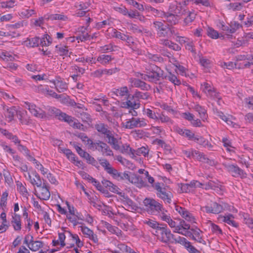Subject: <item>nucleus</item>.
<instances>
[{"label": "nucleus", "instance_id": "1", "mask_svg": "<svg viewBox=\"0 0 253 253\" xmlns=\"http://www.w3.org/2000/svg\"><path fill=\"white\" fill-rule=\"evenodd\" d=\"M32 174L37 179V183L34 181L33 183V185H36L38 188V191L35 189V195L41 200H48L50 196V187L48 183L44 179L42 183L40 175L36 171H33Z\"/></svg>", "mask_w": 253, "mask_h": 253}, {"label": "nucleus", "instance_id": "2", "mask_svg": "<svg viewBox=\"0 0 253 253\" xmlns=\"http://www.w3.org/2000/svg\"><path fill=\"white\" fill-rule=\"evenodd\" d=\"M152 187L157 191V196L163 200L165 203L170 204L173 194L170 191V188L163 183L156 182Z\"/></svg>", "mask_w": 253, "mask_h": 253}, {"label": "nucleus", "instance_id": "3", "mask_svg": "<svg viewBox=\"0 0 253 253\" xmlns=\"http://www.w3.org/2000/svg\"><path fill=\"white\" fill-rule=\"evenodd\" d=\"M88 144H89L88 149L92 151H98L106 156H114L113 152L110 146L102 141L98 140L93 142L92 140H89Z\"/></svg>", "mask_w": 253, "mask_h": 253}, {"label": "nucleus", "instance_id": "4", "mask_svg": "<svg viewBox=\"0 0 253 253\" xmlns=\"http://www.w3.org/2000/svg\"><path fill=\"white\" fill-rule=\"evenodd\" d=\"M143 203L145 210L149 213L155 214L164 211L163 205L153 199L146 198Z\"/></svg>", "mask_w": 253, "mask_h": 253}, {"label": "nucleus", "instance_id": "5", "mask_svg": "<svg viewBox=\"0 0 253 253\" xmlns=\"http://www.w3.org/2000/svg\"><path fill=\"white\" fill-rule=\"evenodd\" d=\"M147 121L143 118H136L132 117L126 121L124 126L126 128L132 129L135 127H142L147 125Z\"/></svg>", "mask_w": 253, "mask_h": 253}, {"label": "nucleus", "instance_id": "6", "mask_svg": "<svg viewBox=\"0 0 253 253\" xmlns=\"http://www.w3.org/2000/svg\"><path fill=\"white\" fill-rule=\"evenodd\" d=\"M159 231H161L159 239L163 243L165 244H171L172 243L173 235L170 231L167 228V225L165 227L162 226L160 228Z\"/></svg>", "mask_w": 253, "mask_h": 253}, {"label": "nucleus", "instance_id": "7", "mask_svg": "<svg viewBox=\"0 0 253 253\" xmlns=\"http://www.w3.org/2000/svg\"><path fill=\"white\" fill-rule=\"evenodd\" d=\"M153 25L159 37L165 38L168 36V31L169 30L168 25H165L161 21H154Z\"/></svg>", "mask_w": 253, "mask_h": 253}, {"label": "nucleus", "instance_id": "8", "mask_svg": "<svg viewBox=\"0 0 253 253\" xmlns=\"http://www.w3.org/2000/svg\"><path fill=\"white\" fill-rule=\"evenodd\" d=\"M225 168L234 177H240L242 178L246 177V173L237 165H226Z\"/></svg>", "mask_w": 253, "mask_h": 253}, {"label": "nucleus", "instance_id": "9", "mask_svg": "<svg viewBox=\"0 0 253 253\" xmlns=\"http://www.w3.org/2000/svg\"><path fill=\"white\" fill-rule=\"evenodd\" d=\"M27 106L26 108L33 114L35 116L44 119L47 117L46 113L44 111L42 110L40 108L36 109V106L35 104H31L29 102H25Z\"/></svg>", "mask_w": 253, "mask_h": 253}, {"label": "nucleus", "instance_id": "10", "mask_svg": "<svg viewBox=\"0 0 253 253\" xmlns=\"http://www.w3.org/2000/svg\"><path fill=\"white\" fill-rule=\"evenodd\" d=\"M163 71L158 66H156L152 71L148 72V77H149V82L156 83L160 80L161 77H163Z\"/></svg>", "mask_w": 253, "mask_h": 253}, {"label": "nucleus", "instance_id": "11", "mask_svg": "<svg viewBox=\"0 0 253 253\" xmlns=\"http://www.w3.org/2000/svg\"><path fill=\"white\" fill-rule=\"evenodd\" d=\"M66 114L65 113L61 112L60 110L55 107H50L48 109L47 114H46L47 117L45 119H48L49 117H55L58 120L63 121L65 117L64 115Z\"/></svg>", "mask_w": 253, "mask_h": 253}, {"label": "nucleus", "instance_id": "12", "mask_svg": "<svg viewBox=\"0 0 253 253\" xmlns=\"http://www.w3.org/2000/svg\"><path fill=\"white\" fill-rule=\"evenodd\" d=\"M95 129L102 135L106 137L112 132L110 129L108 125L99 122L94 125Z\"/></svg>", "mask_w": 253, "mask_h": 253}, {"label": "nucleus", "instance_id": "13", "mask_svg": "<svg viewBox=\"0 0 253 253\" xmlns=\"http://www.w3.org/2000/svg\"><path fill=\"white\" fill-rule=\"evenodd\" d=\"M65 117L62 121H64L68 123V124L74 128L83 129V125L81 124L78 120L75 119L74 117L67 115H64Z\"/></svg>", "mask_w": 253, "mask_h": 253}, {"label": "nucleus", "instance_id": "14", "mask_svg": "<svg viewBox=\"0 0 253 253\" xmlns=\"http://www.w3.org/2000/svg\"><path fill=\"white\" fill-rule=\"evenodd\" d=\"M205 211L208 213L218 214L222 211V207L216 202H213L210 205H207L204 207Z\"/></svg>", "mask_w": 253, "mask_h": 253}, {"label": "nucleus", "instance_id": "15", "mask_svg": "<svg viewBox=\"0 0 253 253\" xmlns=\"http://www.w3.org/2000/svg\"><path fill=\"white\" fill-rule=\"evenodd\" d=\"M163 17L165 18L167 22L171 25L178 23L180 18L178 14L170 12H165Z\"/></svg>", "mask_w": 253, "mask_h": 253}, {"label": "nucleus", "instance_id": "16", "mask_svg": "<svg viewBox=\"0 0 253 253\" xmlns=\"http://www.w3.org/2000/svg\"><path fill=\"white\" fill-rule=\"evenodd\" d=\"M131 82L135 87H139L143 90H149L151 88L150 85L138 79H131Z\"/></svg>", "mask_w": 253, "mask_h": 253}, {"label": "nucleus", "instance_id": "17", "mask_svg": "<svg viewBox=\"0 0 253 253\" xmlns=\"http://www.w3.org/2000/svg\"><path fill=\"white\" fill-rule=\"evenodd\" d=\"M11 223L15 231H20L21 229V216L20 215L14 213L12 216Z\"/></svg>", "mask_w": 253, "mask_h": 253}, {"label": "nucleus", "instance_id": "18", "mask_svg": "<svg viewBox=\"0 0 253 253\" xmlns=\"http://www.w3.org/2000/svg\"><path fill=\"white\" fill-rule=\"evenodd\" d=\"M203 85V84H202ZM203 91L206 94L218 98V94L215 92L214 88L212 87L210 84L207 83H204L203 84V87L202 88Z\"/></svg>", "mask_w": 253, "mask_h": 253}, {"label": "nucleus", "instance_id": "19", "mask_svg": "<svg viewBox=\"0 0 253 253\" xmlns=\"http://www.w3.org/2000/svg\"><path fill=\"white\" fill-rule=\"evenodd\" d=\"M106 138L108 139V143L114 149L116 150H119L120 149V146L119 144L118 140L114 137L113 132L107 136Z\"/></svg>", "mask_w": 253, "mask_h": 253}, {"label": "nucleus", "instance_id": "20", "mask_svg": "<svg viewBox=\"0 0 253 253\" xmlns=\"http://www.w3.org/2000/svg\"><path fill=\"white\" fill-rule=\"evenodd\" d=\"M192 157L204 163H209V159L206 157L203 153H201L198 151L192 150Z\"/></svg>", "mask_w": 253, "mask_h": 253}, {"label": "nucleus", "instance_id": "21", "mask_svg": "<svg viewBox=\"0 0 253 253\" xmlns=\"http://www.w3.org/2000/svg\"><path fill=\"white\" fill-rule=\"evenodd\" d=\"M145 9L149 12H151L154 16L158 17H163L165 12L158 10L150 5H145Z\"/></svg>", "mask_w": 253, "mask_h": 253}, {"label": "nucleus", "instance_id": "22", "mask_svg": "<svg viewBox=\"0 0 253 253\" xmlns=\"http://www.w3.org/2000/svg\"><path fill=\"white\" fill-rule=\"evenodd\" d=\"M128 89L126 86L122 87L120 88L115 89L114 91L111 92V95L113 98L117 96H124L126 95L128 93Z\"/></svg>", "mask_w": 253, "mask_h": 253}, {"label": "nucleus", "instance_id": "23", "mask_svg": "<svg viewBox=\"0 0 253 253\" xmlns=\"http://www.w3.org/2000/svg\"><path fill=\"white\" fill-rule=\"evenodd\" d=\"M163 79L169 80L174 85H179L181 84L180 80L174 74H172L170 72H169L167 75L163 76Z\"/></svg>", "mask_w": 253, "mask_h": 253}, {"label": "nucleus", "instance_id": "24", "mask_svg": "<svg viewBox=\"0 0 253 253\" xmlns=\"http://www.w3.org/2000/svg\"><path fill=\"white\" fill-rule=\"evenodd\" d=\"M56 90L59 92H62L68 89V84L64 82L59 79H57L54 82Z\"/></svg>", "mask_w": 253, "mask_h": 253}, {"label": "nucleus", "instance_id": "25", "mask_svg": "<svg viewBox=\"0 0 253 253\" xmlns=\"http://www.w3.org/2000/svg\"><path fill=\"white\" fill-rule=\"evenodd\" d=\"M43 243L41 241H34L33 240H30V245L28 248L33 252L38 251L40 249L42 248Z\"/></svg>", "mask_w": 253, "mask_h": 253}, {"label": "nucleus", "instance_id": "26", "mask_svg": "<svg viewBox=\"0 0 253 253\" xmlns=\"http://www.w3.org/2000/svg\"><path fill=\"white\" fill-rule=\"evenodd\" d=\"M181 10L182 6L180 2L177 3V2L175 1V3L170 4L169 6V11L172 13L178 15L180 14L181 13Z\"/></svg>", "mask_w": 253, "mask_h": 253}, {"label": "nucleus", "instance_id": "27", "mask_svg": "<svg viewBox=\"0 0 253 253\" xmlns=\"http://www.w3.org/2000/svg\"><path fill=\"white\" fill-rule=\"evenodd\" d=\"M223 221L231 225L233 227L237 228L239 226L238 223L236 222L234 219V217L232 214H229L226 216L223 217Z\"/></svg>", "mask_w": 253, "mask_h": 253}, {"label": "nucleus", "instance_id": "28", "mask_svg": "<svg viewBox=\"0 0 253 253\" xmlns=\"http://www.w3.org/2000/svg\"><path fill=\"white\" fill-rule=\"evenodd\" d=\"M194 109L195 110L198 112L200 117L204 121L207 119V111L205 108L199 104L195 105Z\"/></svg>", "mask_w": 253, "mask_h": 253}, {"label": "nucleus", "instance_id": "29", "mask_svg": "<svg viewBox=\"0 0 253 253\" xmlns=\"http://www.w3.org/2000/svg\"><path fill=\"white\" fill-rule=\"evenodd\" d=\"M56 52L60 56H70L68 47L66 46L56 45L55 46Z\"/></svg>", "mask_w": 253, "mask_h": 253}, {"label": "nucleus", "instance_id": "30", "mask_svg": "<svg viewBox=\"0 0 253 253\" xmlns=\"http://www.w3.org/2000/svg\"><path fill=\"white\" fill-rule=\"evenodd\" d=\"M26 43V45L30 47H37L40 44V38L39 37H36L35 38L27 39V40L25 41Z\"/></svg>", "mask_w": 253, "mask_h": 253}, {"label": "nucleus", "instance_id": "31", "mask_svg": "<svg viewBox=\"0 0 253 253\" xmlns=\"http://www.w3.org/2000/svg\"><path fill=\"white\" fill-rule=\"evenodd\" d=\"M106 228L111 233L117 235L118 236L122 235V231L118 227L113 226L108 222H105Z\"/></svg>", "mask_w": 253, "mask_h": 253}, {"label": "nucleus", "instance_id": "32", "mask_svg": "<svg viewBox=\"0 0 253 253\" xmlns=\"http://www.w3.org/2000/svg\"><path fill=\"white\" fill-rule=\"evenodd\" d=\"M193 140L199 144L205 147L206 146L210 147L211 146V144H209L208 140L201 136H195Z\"/></svg>", "mask_w": 253, "mask_h": 253}, {"label": "nucleus", "instance_id": "33", "mask_svg": "<svg viewBox=\"0 0 253 253\" xmlns=\"http://www.w3.org/2000/svg\"><path fill=\"white\" fill-rule=\"evenodd\" d=\"M113 59V58L110 55L102 54L99 55L97 58V61L99 62L103 65L107 64L109 61Z\"/></svg>", "mask_w": 253, "mask_h": 253}, {"label": "nucleus", "instance_id": "34", "mask_svg": "<svg viewBox=\"0 0 253 253\" xmlns=\"http://www.w3.org/2000/svg\"><path fill=\"white\" fill-rule=\"evenodd\" d=\"M221 29L227 33L226 35L228 39H231L232 38V35L229 34L234 33L236 31V29L232 28L231 26H228L223 24L221 26Z\"/></svg>", "mask_w": 253, "mask_h": 253}, {"label": "nucleus", "instance_id": "35", "mask_svg": "<svg viewBox=\"0 0 253 253\" xmlns=\"http://www.w3.org/2000/svg\"><path fill=\"white\" fill-rule=\"evenodd\" d=\"M16 110L15 107L7 108L5 111L4 115L6 118L9 119V121H11L13 119V117L16 113Z\"/></svg>", "mask_w": 253, "mask_h": 253}, {"label": "nucleus", "instance_id": "36", "mask_svg": "<svg viewBox=\"0 0 253 253\" xmlns=\"http://www.w3.org/2000/svg\"><path fill=\"white\" fill-rule=\"evenodd\" d=\"M150 95L149 94L146 92H142L139 91H136L135 93L133 95V98H136L139 99H143V100H147L149 97Z\"/></svg>", "mask_w": 253, "mask_h": 253}, {"label": "nucleus", "instance_id": "37", "mask_svg": "<svg viewBox=\"0 0 253 253\" xmlns=\"http://www.w3.org/2000/svg\"><path fill=\"white\" fill-rule=\"evenodd\" d=\"M143 222L144 223L148 225L149 227L156 229L157 230H159L160 228H161V226H159L158 222L152 219H148L145 220ZM156 232H157V231H156Z\"/></svg>", "mask_w": 253, "mask_h": 253}, {"label": "nucleus", "instance_id": "38", "mask_svg": "<svg viewBox=\"0 0 253 253\" xmlns=\"http://www.w3.org/2000/svg\"><path fill=\"white\" fill-rule=\"evenodd\" d=\"M116 45H113L112 43H110L107 45H105L100 47L99 51L102 53H108L114 51V48H116Z\"/></svg>", "mask_w": 253, "mask_h": 253}, {"label": "nucleus", "instance_id": "39", "mask_svg": "<svg viewBox=\"0 0 253 253\" xmlns=\"http://www.w3.org/2000/svg\"><path fill=\"white\" fill-rule=\"evenodd\" d=\"M47 19L48 20H63L65 21L68 18L67 16H65L63 14H50L48 16Z\"/></svg>", "mask_w": 253, "mask_h": 253}, {"label": "nucleus", "instance_id": "40", "mask_svg": "<svg viewBox=\"0 0 253 253\" xmlns=\"http://www.w3.org/2000/svg\"><path fill=\"white\" fill-rule=\"evenodd\" d=\"M51 43V38L47 34L44 35L43 38L40 39V44L42 46H47Z\"/></svg>", "mask_w": 253, "mask_h": 253}, {"label": "nucleus", "instance_id": "41", "mask_svg": "<svg viewBox=\"0 0 253 253\" xmlns=\"http://www.w3.org/2000/svg\"><path fill=\"white\" fill-rule=\"evenodd\" d=\"M207 34L209 37L212 39H216L219 37L218 33L212 28L209 27L207 29Z\"/></svg>", "mask_w": 253, "mask_h": 253}, {"label": "nucleus", "instance_id": "42", "mask_svg": "<svg viewBox=\"0 0 253 253\" xmlns=\"http://www.w3.org/2000/svg\"><path fill=\"white\" fill-rule=\"evenodd\" d=\"M229 9L234 11L240 10L243 7V3L241 2L230 3L227 6Z\"/></svg>", "mask_w": 253, "mask_h": 253}, {"label": "nucleus", "instance_id": "43", "mask_svg": "<svg viewBox=\"0 0 253 253\" xmlns=\"http://www.w3.org/2000/svg\"><path fill=\"white\" fill-rule=\"evenodd\" d=\"M149 151L148 147L142 146L137 149L136 154L138 156L143 155L144 157H146L148 155Z\"/></svg>", "mask_w": 253, "mask_h": 253}, {"label": "nucleus", "instance_id": "44", "mask_svg": "<svg viewBox=\"0 0 253 253\" xmlns=\"http://www.w3.org/2000/svg\"><path fill=\"white\" fill-rule=\"evenodd\" d=\"M121 196L123 197V202L125 206L127 205L128 207H130L132 209H133V208L135 207V204L132 201V200L129 198L127 196H125L124 195H122Z\"/></svg>", "mask_w": 253, "mask_h": 253}, {"label": "nucleus", "instance_id": "45", "mask_svg": "<svg viewBox=\"0 0 253 253\" xmlns=\"http://www.w3.org/2000/svg\"><path fill=\"white\" fill-rule=\"evenodd\" d=\"M84 159L86 160V162L89 164H91L96 168L99 167L98 166V163L96 160L93 157L90 156L89 154H88Z\"/></svg>", "mask_w": 253, "mask_h": 253}, {"label": "nucleus", "instance_id": "46", "mask_svg": "<svg viewBox=\"0 0 253 253\" xmlns=\"http://www.w3.org/2000/svg\"><path fill=\"white\" fill-rule=\"evenodd\" d=\"M181 216L184 218L187 221L190 222L191 223H195V218L194 216L192 215L191 213H190L188 211H186V212L184 213V215H181Z\"/></svg>", "mask_w": 253, "mask_h": 253}, {"label": "nucleus", "instance_id": "47", "mask_svg": "<svg viewBox=\"0 0 253 253\" xmlns=\"http://www.w3.org/2000/svg\"><path fill=\"white\" fill-rule=\"evenodd\" d=\"M107 172L111 175L114 178L119 179L121 176V173L119 172L118 170L111 167L110 169H108Z\"/></svg>", "mask_w": 253, "mask_h": 253}, {"label": "nucleus", "instance_id": "48", "mask_svg": "<svg viewBox=\"0 0 253 253\" xmlns=\"http://www.w3.org/2000/svg\"><path fill=\"white\" fill-rule=\"evenodd\" d=\"M80 118L84 122H85L88 124L92 122V119L90 115L86 112H82V114H81V117Z\"/></svg>", "mask_w": 253, "mask_h": 253}, {"label": "nucleus", "instance_id": "49", "mask_svg": "<svg viewBox=\"0 0 253 253\" xmlns=\"http://www.w3.org/2000/svg\"><path fill=\"white\" fill-rule=\"evenodd\" d=\"M114 37L116 38L120 39L123 41H127L130 40V38L128 36L124 34H122L116 30L114 32Z\"/></svg>", "mask_w": 253, "mask_h": 253}, {"label": "nucleus", "instance_id": "50", "mask_svg": "<svg viewBox=\"0 0 253 253\" xmlns=\"http://www.w3.org/2000/svg\"><path fill=\"white\" fill-rule=\"evenodd\" d=\"M0 58L4 61H12L14 58L7 52H0Z\"/></svg>", "mask_w": 253, "mask_h": 253}, {"label": "nucleus", "instance_id": "51", "mask_svg": "<svg viewBox=\"0 0 253 253\" xmlns=\"http://www.w3.org/2000/svg\"><path fill=\"white\" fill-rule=\"evenodd\" d=\"M91 183L96 187L97 189L103 193H105L107 190H105L100 184L99 181H97L95 178L91 179Z\"/></svg>", "mask_w": 253, "mask_h": 253}, {"label": "nucleus", "instance_id": "52", "mask_svg": "<svg viewBox=\"0 0 253 253\" xmlns=\"http://www.w3.org/2000/svg\"><path fill=\"white\" fill-rule=\"evenodd\" d=\"M196 17V14L192 12H188V16L184 19V22L186 24H189L193 22Z\"/></svg>", "mask_w": 253, "mask_h": 253}, {"label": "nucleus", "instance_id": "53", "mask_svg": "<svg viewBox=\"0 0 253 253\" xmlns=\"http://www.w3.org/2000/svg\"><path fill=\"white\" fill-rule=\"evenodd\" d=\"M200 232H202V231L199 229H197V230L194 231V234L193 235L195 237V239L194 240L199 243L205 244V242L204 241L202 237L200 236Z\"/></svg>", "mask_w": 253, "mask_h": 253}, {"label": "nucleus", "instance_id": "54", "mask_svg": "<svg viewBox=\"0 0 253 253\" xmlns=\"http://www.w3.org/2000/svg\"><path fill=\"white\" fill-rule=\"evenodd\" d=\"M169 226L171 228H173V232L175 233L179 232L180 228L178 226V223L176 221L173 220L171 218L169 220V221L168 223Z\"/></svg>", "mask_w": 253, "mask_h": 253}, {"label": "nucleus", "instance_id": "55", "mask_svg": "<svg viewBox=\"0 0 253 253\" xmlns=\"http://www.w3.org/2000/svg\"><path fill=\"white\" fill-rule=\"evenodd\" d=\"M34 12L35 10L32 9H23L21 11V14L23 17L29 18L34 14Z\"/></svg>", "mask_w": 253, "mask_h": 253}, {"label": "nucleus", "instance_id": "56", "mask_svg": "<svg viewBox=\"0 0 253 253\" xmlns=\"http://www.w3.org/2000/svg\"><path fill=\"white\" fill-rule=\"evenodd\" d=\"M8 195V193L7 191H5L2 193V195L0 198V206L1 207H5L6 206V201H7V198Z\"/></svg>", "mask_w": 253, "mask_h": 253}, {"label": "nucleus", "instance_id": "57", "mask_svg": "<svg viewBox=\"0 0 253 253\" xmlns=\"http://www.w3.org/2000/svg\"><path fill=\"white\" fill-rule=\"evenodd\" d=\"M119 150L122 153H128V151H129L130 153H131L132 154H134V150L132 149L130 147L129 145L126 144L123 145L121 147H120V149Z\"/></svg>", "mask_w": 253, "mask_h": 253}, {"label": "nucleus", "instance_id": "58", "mask_svg": "<svg viewBox=\"0 0 253 253\" xmlns=\"http://www.w3.org/2000/svg\"><path fill=\"white\" fill-rule=\"evenodd\" d=\"M15 1L14 0H10L5 2H2L0 3L1 7L2 8H12L14 6Z\"/></svg>", "mask_w": 253, "mask_h": 253}, {"label": "nucleus", "instance_id": "59", "mask_svg": "<svg viewBox=\"0 0 253 253\" xmlns=\"http://www.w3.org/2000/svg\"><path fill=\"white\" fill-rule=\"evenodd\" d=\"M99 161L100 164L104 168L105 170L106 171L108 170V169H110L112 167L109 162L105 159H99Z\"/></svg>", "mask_w": 253, "mask_h": 253}, {"label": "nucleus", "instance_id": "60", "mask_svg": "<svg viewBox=\"0 0 253 253\" xmlns=\"http://www.w3.org/2000/svg\"><path fill=\"white\" fill-rule=\"evenodd\" d=\"M129 3L132 5L140 11H143L145 9V6L143 4H140L134 0H129Z\"/></svg>", "mask_w": 253, "mask_h": 253}, {"label": "nucleus", "instance_id": "61", "mask_svg": "<svg viewBox=\"0 0 253 253\" xmlns=\"http://www.w3.org/2000/svg\"><path fill=\"white\" fill-rule=\"evenodd\" d=\"M211 231L213 233H215L216 234H222V230L218 225L211 222Z\"/></svg>", "mask_w": 253, "mask_h": 253}, {"label": "nucleus", "instance_id": "62", "mask_svg": "<svg viewBox=\"0 0 253 253\" xmlns=\"http://www.w3.org/2000/svg\"><path fill=\"white\" fill-rule=\"evenodd\" d=\"M178 226L180 228V231L181 229H183L184 230H188L190 229V225L189 224H187L185 222V221L183 220H180Z\"/></svg>", "mask_w": 253, "mask_h": 253}, {"label": "nucleus", "instance_id": "63", "mask_svg": "<svg viewBox=\"0 0 253 253\" xmlns=\"http://www.w3.org/2000/svg\"><path fill=\"white\" fill-rule=\"evenodd\" d=\"M80 228L82 233L86 236V237L88 238L90 236L91 234L93 232V231L88 228L86 226H81Z\"/></svg>", "mask_w": 253, "mask_h": 253}, {"label": "nucleus", "instance_id": "64", "mask_svg": "<svg viewBox=\"0 0 253 253\" xmlns=\"http://www.w3.org/2000/svg\"><path fill=\"white\" fill-rule=\"evenodd\" d=\"M127 15L130 18H136L140 16V14L139 12H138L136 10H130V11H128V14Z\"/></svg>", "mask_w": 253, "mask_h": 253}]
</instances>
